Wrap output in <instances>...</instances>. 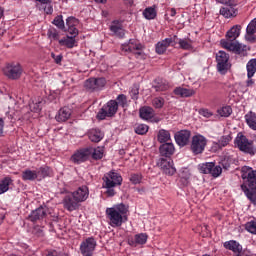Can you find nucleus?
Masks as SVG:
<instances>
[{
    "mask_svg": "<svg viewBox=\"0 0 256 256\" xmlns=\"http://www.w3.org/2000/svg\"><path fill=\"white\" fill-rule=\"evenodd\" d=\"M254 35L255 34H246L247 41H251V42L255 41V36Z\"/></svg>",
    "mask_w": 256,
    "mask_h": 256,
    "instance_id": "obj_63",
    "label": "nucleus"
},
{
    "mask_svg": "<svg viewBox=\"0 0 256 256\" xmlns=\"http://www.w3.org/2000/svg\"><path fill=\"white\" fill-rule=\"evenodd\" d=\"M74 199L79 201L80 203H85L86 199H89V187L83 185L80 186L77 190L71 192Z\"/></svg>",
    "mask_w": 256,
    "mask_h": 256,
    "instance_id": "obj_19",
    "label": "nucleus"
},
{
    "mask_svg": "<svg viewBox=\"0 0 256 256\" xmlns=\"http://www.w3.org/2000/svg\"><path fill=\"white\" fill-rule=\"evenodd\" d=\"M22 180L23 181H35L37 180V171L26 169L22 172Z\"/></svg>",
    "mask_w": 256,
    "mask_h": 256,
    "instance_id": "obj_39",
    "label": "nucleus"
},
{
    "mask_svg": "<svg viewBox=\"0 0 256 256\" xmlns=\"http://www.w3.org/2000/svg\"><path fill=\"white\" fill-rule=\"evenodd\" d=\"M88 149H91V155L92 159H94L95 161H99L100 159H103V155L105 153V150L101 147H97V148H91L89 147Z\"/></svg>",
    "mask_w": 256,
    "mask_h": 256,
    "instance_id": "obj_41",
    "label": "nucleus"
},
{
    "mask_svg": "<svg viewBox=\"0 0 256 256\" xmlns=\"http://www.w3.org/2000/svg\"><path fill=\"white\" fill-rule=\"evenodd\" d=\"M11 183H13V179H11V177H5L0 180V195L9 191V185H11Z\"/></svg>",
    "mask_w": 256,
    "mask_h": 256,
    "instance_id": "obj_40",
    "label": "nucleus"
},
{
    "mask_svg": "<svg viewBox=\"0 0 256 256\" xmlns=\"http://www.w3.org/2000/svg\"><path fill=\"white\" fill-rule=\"evenodd\" d=\"M52 23L58 27V29H65V21H63V15L56 16Z\"/></svg>",
    "mask_w": 256,
    "mask_h": 256,
    "instance_id": "obj_50",
    "label": "nucleus"
},
{
    "mask_svg": "<svg viewBox=\"0 0 256 256\" xmlns=\"http://www.w3.org/2000/svg\"><path fill=\"white\" fill-rule=\"evenodd\" d=\"M216 63L217 71L220 73V75H226L227 71L231 69V63H229V54L223 50L216 53Z\"/></svg>",
    "mask_w": 256,
    "mask_h": 256,
    "instance_id": "obj_7",
    "label": "nucleus"
},
{
    "mask_svg": "<svg viewBox=\"0 0 256 256\" xmlns=\"http://www.w3.org/2000/svg\"><path fill=\"white\" fill-rule=\"evenodd\" d=\"M59 45L67 47L68 49H73V47H77V40L71 36H67L66 38L59 40Z\"/></svg>",
    "mask_w": 256,
    "mask_h": 256,
    "instance_id": "obj_35",
    "label": "nucleus"
},
{
    "mask_svg": "<svg viewBox=\"0 0 256 256\" xmlns=\"http://www.w3.org/2000/svg\"><path fill=\"white\" fill-rule=\"evenodd\" d=\"M231 142V137L229 135L222 136L220 140L218 141V147H227L229 143Z\"/></svg>",
    "mask_w": 256,
    "mask_h": 256,
    "instance_id": "obj_55",
    "label": "nucleus"
},
{
    "mask_svg": "<svg viewBox=\"0 0 256 256\" xmlns=\"http://www.w3.org/2000/svg\"><path fill=\"white\" fill-rule=\"evenodd\" d=\"M199 113L202 115V117H205L206 119H210V117H213V112H211L209 109H200Z\"/></svg>",
    "mask_w": 256,
    "mask_h": 256,
    "instance_id": "obj_56",
    "label": "nucleus"
},
{
    "mask_svg": "<svg viewBox=\"0 0 256 256\" xmlns=\"http://www.w3.org/2000/svg\"><path fill=\"white\" fill-rule=\"evenodd\" d=\"M89 157H91V149L82 148L77 150L70 158L72 163L76 165H81V163H85V161H89Z\"/></svg>",
    "mask_w": 256,
    "mask_h": 256,
    "instance_id": "obj_15",
    "label": "nucleus"
},
{
    "mask_svg": "<svg viewBox=\"0 0 256 256\" xmlns=\"http://www.w3.org/2000/svg\"><path fill=\"white\" fill-rule=\"evenodd\" d=\"M246 70H247V78L251 79L254 77L256 73V59L252 58L251 60L248 61L246 64Z\"/></svg>",
    "mask_w": 256,
    "mask_h": 256,
    "instance_id": "obj_37",
    "label": "nucleus"
},
{
    "mask_svg": "<svg viewBox=\"0 0 256 256\" xmlns=\"http://www.w3.org/2000/svg\"><path fill=\"white\" fill-rule=\"evenodd\" d=\"M4 75L12 81H17L18 79H21V75H23V66L19 63L8 64L4 68Z\"/></svg>",
    "mask_w": 256,
    "mask_h": 256,
    "instance_id": "obj_11",
    "label": "nucleus"
},
{
    "mask_svg": "<svg viewBox=\"0 0 256 256\" xmlns=\"http://www.w3.org/2000/svg\"><path fill=\"white\" fill-rule=\"evenodd\" d=\"M224 247L228 249V251H233L237 256H241V253L243 252V246L235 240L224 242Z\"/></svg>",
    "mask_w": 256,
    "mask_h": 256,
    "instance_id": "obj_25",
    "label": "nucleus"
},
{
    "mask_svg": "<svg viewBox=\"0 0 256 256\" xmlns=\"http://www.w3.org/2000/svg\"><path fill=\"white\" fill-rule=\"evenodd\" d=\"M38 3H41L42 5H45L44 7V13L47 15H51L53 13V6L51 5V0H36Z\"/></svg>",
    "mask_w": 256,
    "mask_h": 256,
    "instance_id": "obj_44",
    "label": "nucleus"
},
{
    "mask_svg": "<svg viewBox=\"0 0 256 256\" xmlns=\"http://www.w3.org/2000/svg\"><path fill=\"white\" fill-rule=\"evenodd\" d=\"M129 93H130L131 99H133L134 101H137V99H139V85L134 84L131 87Z\"/></svg>",
    "mask_w": 256,
    "mask_h": 256,
    "instance_id": "obj_52",
    "label": "nucleus"
},
{
    "mask_svg": "<svg viewBox=\"0 0 256 256\" xmlns=\"http://www.w3.org/2000/svg\"><path fill=\"white\" fill-rule=\"evenodd\" d=\"M165 105V99L163 97H156L152 100V107L155 109H163Z\"/></svg>",
    "mask_w": 256,
    "mask_h": 256,
    "instance_id": "obj_46",
    "label": "nucleus"
},
{
    "mask_svg": "<svg viewBox=\"0 0 256 256\" xmlns=\"http://www.w3.org/2000/svg\"><path fill=\"white\" fill-rule=\"evenodd\" d=\"M3 127H5V122L3 121V118H0V137L3 136Z\"/></svg>",
    "mask_w": 256,
    "mask_h": 256,
    "instance_id": "obj_61",
    "label": "nucleus"
},
{
    "mask_svg": "<svg viewBox=\"0 0 256 256\" xmlns=\"http://www.w3.org/2000/svg\"><path fill=\"white\" fill-rule=\"evenodd\" d=\"M116 103L118 107L125 108L127 105V96L125 94H119L116 98Z\"/></svg>",
    "mask_w": 256,
    "mask_h": 256,
    "instance_id": "obj_53",
    "label": "nucleus"
},
{
    "mask_svg": "<svg viewBox=\"0 0 256 256\" xmlns=\"http://www.w3.org/2000/svg\"><path fill=\"white\" fill-rule=\"evenodd\" d=\"M189 139H191V131L189 130H180L175 134V141L179 147H185V145H188Z\"/></svg>",
    "mask_w": 256,
    "mask_h": 256,
    "instance_id": "obj_18",
    "label": "nucleus"
},
{
    "mask_svg": "<svg viewBox=\"0 0 256 256\" xmlns=\"http://www.w3.org/2000/svg\"><path fill=\"white\" fill-rule=\"evenodd\" d=\"M121 49L125 51V53H134L136 58L139 59V57H143V49H145V47L137 40L130 39L128 43L122 44Z\"/></svg>",
    "mask_w": 256,
    "mask_h": 256,
    "instance_id": "obj_9",
    "label": "nucleus"
},
{
    "mask_svg": "<svg viewBox=\"0 0 256 256\" xmlns=\"http://www.w3.org/2000/svg\"><path fill=\"white\" fill-rule=\"evenodd\" d=\"M117 111H119L117 100H109L97 114V117L103 121V119H107V117H115L117 115Z\"/></svg>",
    "mask_w": 256,
    "mask_h": 256,
    "instance_id": "obj_6",
    "label": "nucleus"
},
{
    "mask_svg": "<svg viewBox=\"0 0 256 256\" xmlns=\"http://www.w3.org/2000/svg\"><path fill=\"white\" fill-rule=\"evenodd\" d=\"M45 217H47V208L43 206L33 210L29 215V219L32 223H35V221H41V219H45Z\"/></svg>",
    "mask_w": 256,
    "mask_h": 256,
    "instance_id": "obj_22",
    "label": "nucleus"
},
{
    "mask_svg": "<svg viewBox=\"0 0 256 256\" xmlns=\"http://www.w3.org/2000/svg\"><path fill=\"white\" fill-rule=\"evenodd\" d=\"M177 35H174L172 38H166L160 42H158L155 46V51L158 55H163L165 51H167V48L172 45V47H175L177 45Z\"/></svg>",
    "mask_w": 256,
    "mask_h": 256,
    "instance_id": "obj_17",
    "label": "nucleus"
},
{
    "mask_svg": "<svg viewBox=\"0 0 256 256\" xmlns=\"http://www.w3.org/2000/svg\"><path fill=\"white\" fill-rule=\"evenodd\" d=\"M50 39H54V41H57L59 39V33L57 31H50L49 32Z\"/></svg>",
    "mask_w": 256,
    "mask_h": 256,
    "instance_id": "obj_59",
    "label": "nucleus"
},
{
    "mask_svg": "<svg viewBox=\"0 0 256 256\" xmlns=\"http://www.w3.org/2000/svg\"><path fill=\"white\" fill-rule=\"evenodd\" d=\"M32 235H34V237H45V230H43V226H34L32 229Z\"/></svg>",
    "mask_w": 256,
    "mask_h": 256,
    "instance_id": "obj_49",
    "label": "nucleus"
},
{
    "mask_svg": "<svg viewBox=\"0 0 256 256\" xmlns=\"http://www.w3.org/2000/svg\"><path fill=\"white\" fill-rule=\"evenodd\" d=\"M200 173L204 175H211L212 177H219L223 173V168L219 165H215V162H206L198 165Z\"/></svg>",
    "mask_w": 256,
    "mask_h": 256,
    "instance_id": "obj_10",
    "label": "nucleus"
},
{
    "mask_svg": "<svg viewBox=\"0 0 256 256\" xmlns=\"http://www.w3.org/2000/svg\"><path fill=\"white\" fill-rule=\"evenodd\" d=\"M157 139L159 143H167L171 141V133L168 130L161 129L158 131Z\"/></svg>",
    "mask_w": 256,
    "mask_h": 256,
    "instance_id": "obj_38",
    "label": "nucleus"
},
{
    "mask_svg": "<svg viewBox=\"0 0 256 256\" xmlns=\"http://www.w3.org/2000/svg\"><path fill=\"white\" fill-rule=\"evenodd\" d=\"M147 239H149L147 233L136 234L134 237L128 239V245L130 247H139V245H145Z\"/></svg>",
    "mask_w": 256,
    "mask_h": 256,
    "instance_id": "obj_21",
    "label": "nucleus"
},
{
    "mask_svg": "<svg viewBox=\"0 0 256 256\" xmlns=\"http://www.w3.org/2000/svg\"><path fill=\"white\" fill-rule=\"evenodd\" d=\"M39 105H41V103H36L33 105V111H35V113H39V111H41V106Z\"/></svg>",
    "mask_w": 256,
    "mask_h": 256,
    "instance_id": "obj_62",
    "label": "nucleus"
},
{
    "mask_svg": "<svg viewBox=\"0 0 256 256\" xmlns=\"http://www.w3.org/2000/svg\"><path fill=\"white\" fill-rule=\"evenodd\" d=\"M217 113L220 115V117H229V115L233 113V109L231 108V106H224L218 109Z\"/></svg>",
    "mask_w": 256,
    "mask_h": 256,
    "instance_id": "obj_47",
    "label": "nucleus"
},
{
    "mask_svg": "<svg viewBox=\"0 0 256 256\" xmlns=\"http://www.w3.org/2000/svg\"><path fill=\"white\" fill-rule=\"evenodd\" d=\"M142 180L143 175L141 174H131L129 178V181H131L133 185H139V183H141Z\"/></svg>",
    "mask_w": 256,
    "mask_h": 256,
    "instance_id": "obj_54",
    "label": "nucleus"
},
{
    "mask_svg": "<svg viewBox=\"0 0 256 256\" xmlns=\"http://www.w3.org/2000/svg\"><path fill=\"white\" fill-rule=\"evenodd\" d=\"M157 166L161 169L164 175L173 176L174 173H177V169L173 165V160L171 158H160L157 161Z\"/></svg>",
    "mask_w": 256,
    "mask_h": 256,
    "instance_id": "obj_13",
    "label": "nucleus"
},
{
    "mask_svg": "<svg viewBox=\"0 0 256 256\" xmlns=\"http://www.w3.org/2000/svg\"><path fill=\"white\" fill-rule=\"evenodd\" d=\"M170 87H171V85H169V82L163 78H157L154 81V85H153V88L158 93H161L163 91H169Z\"/></svg>",
    "mask_w": 256,
    "mask_h": 256,
    "instance_id": "obj_28",
    "label": "nucleus"
},
{
    "mask_svg": "<svg viewBox=\"0 0 256 256\" xmlns=\"http://www.w3.org/2000/svg\"><path fill=\"white\" fill-rule=\"evenodd\" d=\"M190 179L191 174L189 173V171H182L180 173V185H182V187H187L189 183H191Z\"/></svg>",
    "mask_w": 256,
    "mask_h": 256,
    "instance_id": "obj_43",
    "label": "nucleus"
},
{
    "mask_svg": "<svg viewBox=\"0 0 256 256\" xmlns=\"http://www.w3.org/2000/svg\"><path fill=\"white\" fill-rule=\"evenodd\" d=\"M244 119L250 129L253 131H256V114L253 111L248 112L245 116Z\"/></svg>",
    "mask_w": 256,
    "mask_h": 256,
    "instance_id": "obj_34",
    "label": "nucleus"
},
{
    "mask_svg": "<svg viewBox=\"0 0 256 256\" xmlns=\"http://www.w3.org/2000/svg\"><path fill=\"white\" fill-rule=\"evenodd\" d=\"M247 35H255L256 34V18H254L246 28Z\"/></svg>",
    "mask_w": 256,
    "mask_h": 256,
    "instance_id": "obj_51",
    "label": "nucleus"
},
{
    "mask_svg": "<svg viewBox=\"0 0 256 256\" xmlns=\"http://www.w3.org/2000/svg\"><path fill=\"white\" fill-rule=\"evenodd\" d=\"M245 229L248 231V233H251L252 235H256V220H251L245 224Z\"/></svg>",
    "mask_w": 256,
    "mask_h": 256,
    "instance_id": "obj_48",
    "label": "nucleus"
},
{
    "mask_svg": "<svg viewBox=\"0 0 256 256\" xmlns=\"http://www.w3.org/2000/svg\"><path fill=\"white\" fill-rule=\"evenodd\" d=\"M52 59H54L55 63L59 65L63 61V55H55V53H51Z\"/></svg>",
    "mask_w": 256,
    "mask_h": 256,
    "instance_id": "obj_57",
    "label": "nucleus"
},
{
    "mask_svg": "<svg viewBox=\"0 0 256 256\" xmlns=\"http://www.w3.org/2000/svg\"><path fill=\"white\" fill-rule=\"evenodd\" d=\"M139 115L144 121H151L155 117V110L150 106H143L139 109Z\"/></svg>",
    "mask_w": 256,
    "mask_h": 256,
    "instance_id": "obj_27",
    "label": "nucleus"
},
{
    "mask_svg": "<svg viewBox=\"0 0 256 256\" xmlns=\"http://www.w3.org/2000/svg\"><path fill=\"white\" fill-rule=\"evenodd\" d=\"M253 85H255V80H253V77L248 78V80L246 81V87H253Z\"/></svg>",
    "mask_w": 256,
    "mask_h": 256,
    "instance_id": "obj_60",
    "label": "nucleus"
},
{
    "mask_svg": "<svg viewBox=\"0 0 256 256\" xmlns=\"http://www.w3.org/2000/svg\"><path fill=\"white\" fill-rule=\"evenodd\" d=\"M95 247H97V241L93 237L86 238L80 244V251L83 256H93V251H95Z\"/></svg>",
    "mask_w": 256,
    "mask_h": 256,
    "instance_id": "obj_14",
    "label": "nucleus"
},
{
    "mask_svg": "<svg viewBox=\"0 0 256 256\" xmlns=\"http://www.w3.org/2000/svg\"><path fill=\"white\" fill-rule=\"evenodd\" d=\"M88 137L92 143H99L105 137V133L99 128H94L88 132Z\"/></svg>",
    "mask_w": 256,
    "mask_h": 256,
    "instance_id": "obj_30",
    "label": "nucleus"
},
{
    "mask_svg": "<svg viewBox=\"0 0 256 256\" xmlns=\"http://www.w3.org/2000/svg\"><path fill=\"white\" fill-rule=\"evenodd\" d=\"M142 15L147 19V21H151L157 17V10L155 7H148L143 11Z\"/></svg>",
    "mask_w": 256,
    "mask_h": 256,
    "instance_id": "obj_42",
    "label": "nucleus"
},
{
    "mask_svg": "<svg viewBox=\"0 0 256 256\" xmlns=\"http://www.w3.org/2000/svg\"><path fill=\"white\" fill-rule=\"evenodd\" d=\"M225 7L220 9V15L224 16L225 19H231V17H237V5L224 4Z\"/></svg>",
    "mask_w": 256,
    "mask_h": 256,
    "instance_id": "obj_23",
    "label": "nucleus"
},
{
    "mask_svg": "<svg viewBox=\"0 0 256 256\" xmlns=\"http://www.w3.org/2000/svg\"><path fill=\"white\" fill-rule=\"evenodd\" d=\"M105 85H107V80L104 77H92L84 82V89L88 91V93H97L103 91Z\"/></svg>",
    "mask_w": 256,
    "mask_h": 256,
    "instance_id": "obj_5",
    "label": "nucleus"
},
{
    "mask_svg": "<svg viewBox=\"0 0 256 256\" xmlns=\"http://www.w3.org/2000/svg\"><path fill=\"white\" fill-rule=\"evenodd\" d=\"M66 25L68 27V33L71 35L70 37H77L79 35V30L75 27L77 25V19L75 17H68L66 19Z\"/></svg>",
    "mask_w": 256,
    "mask_h": 256,
    "instance_id": "obj_26",
    "label": "nucleus"
},
{
    "mask_svg": "<svg viewBox=\"0 0 256 256\" xmlns=\"http://www.w3.org/2000/svg\"><path fill=\"white\" fill-rule=\"evenodd\" d=\"M71 117V110L69 107H63L58 111V114L56 115V121L59 123H63L67 121Z\"/></svg>",
    "mask_w": 256,
    "mask_h": 256,
    "instance_id": "obj_31",
    "label": "nucleus"
},
{
    "mask_svg": "<svg viewBox=\"0 0 256 256\" xmlns=\"http://www.w3.org/2000/svg\"><path fill=\"white\" fill-rule=\"evenodd\" d=\"M51 168L49 166H41L36 170L37 181H43L47 177H51Z\"/></svg>",
    "mask_w": 256,
    "mask_h": 256,
    "instance_id": "obj_32",
    "label": "nucleus"
},
{
    "mask_svg": "<svg viewBox=\"0 0 256 256\" xmlns=\"http://www.w3.org/2000/svg\"><path fill=\"white\" fill-rule=\"evenodd\" d=\"M134 131L137 135H147L149 126L146 124H138L135 126Z\"/></svg>",
    "mask_w": 256,
    "mask_h": 256,
    "instance_id": "obj_45",
    "label": "nucleus"
},
{
    "mask_svg": "<svg viewBox=\"0 0 256 256\" xmlns=\"http://www.w3.org/2000/svg\"><path fill=\"white\" fill-rule=\"evenodd\" d=\"M173 93H174V95H177L178 97L188 98V97H193V95H195L196 92L193 89L183 88V87L179 86L173 90Z\"/></svg>",
    "mask_w": 256,
    "mask_h": 256,
    "instance_id": "obj_29",
    "label": "nucleus"
},
{
    "mask_svg": "<svg viewBox=\"0 0 256 256\" xmlns=\"http://www.w3.org/2000/svg\"><path fill=\"white\" fill-rule=\"evenodd\" d=\"M102 180L103 189H107V197H115V187L123 183V177L121 176V174L114 171H110L109 173L103 176Z\"/></svg>",
    "mask_w": 256,
    "mask_h": 256,
    "instance_id": "obj_3",
    "label": "nucleus"
},
{
    "mask_svg": "<svg viewBox=\"0 0 256 256\" xmlns=\"http://www.w3.org/2000/svg\"><path fill=\"white\" fill-rule=\"evenodd\" d=\"M161 157H166V159H171V155L175 153V146L173 143H164L159 147Z\"/></svg>",
    "mask_w": 256,
    "mask_h": 256,
    "instance_id": "obj_24",
    "label": "nucleus"
},
{
    "mask_svg": "<svg viewBox=\"0 0 256 256\" xmlns=\"http://www.w3.org/2000/svg\"><path fill=\"white\" fill-rule=\"evenodd\" d=\"M235 147L239 148L242 153H248V155H255L256 148L253 146V140L247 139V136L239 133L234 140Z\"/></svg>",
    "mask_w": 256,
    "mask_h": 256,
    "instance_id": "obj_4",
    "label": "nucleus"
},
{
    "mask_svg": "<svg viewBox=\"0 0 256 256\" xmlns=\"http://www.w3.org/2000/svg\"><path fill=\"white\" fill-rule=\"evenodd\" d=\"M175 15H177V10H175V8H172L170 10V17H175Z\"/></svg>",
    "mask_w": 256,
    "mask_h": 256,
    "instance_id": "obj_64",
    "label": "nucleus"
},
{
    "mask_svg": "<svg viewBox=\"0 0 256 256\" xmlns=\"http://www.w3.org/2000/svg\"><path fill=\"white\" fill-rule=\"evenodd\" d=\"M110 31L116 37H119L120 39H123L125 37V30L123 29V27H121V24H119V23H117L115 21L110 26Z\"/></svg>",
    "mask_w": 256,
    "mask_h": 256,
    "instance_id": "obj_33",
    "label": "nucleus"
},
{
    "mask_svg": "<svg viewBox=\"0 0 256 256\" xmlns=\"http://www.w3.org/2000/svg\"><path fill=\"white\" fill-rule=\"evenodd\" d=\"M129 208L123 204L114 205L111 208L106 209V217L108 219L109 225L112 227H121L123 223H127V213Z\"/></svg>",
    "mask_w": 256,
    "mask_h": 256,
    "instance_id": "obj_2",
    "label": "nucleus"
},
{
    "mask_svg": "<svg viewBox=\"0 0 256 256\" xmlns=\"http://www.w3.org/2000/svg\"><path fill=\"white\" fill-rule=\"evenodd\" d=\"M62 203L64 209L70 212L77 211L81 207V202L71 192L63 198Z\"/></svg>",
    "mask_w": 256,
    "mask_h": 256,
    "instance_id": "obj_16",
    "label": "nucleus"
},
{
    "mask_svg": "<svg viewBox=\"0 0 256 256\" xmlns=\"http://www.w3.org/2000/svg\"><path fill=\"white\" fill-rule=\"evenodd\" d=\"M220 45L223 49H227V51H232L236 53V55H242L245 57L247 55V45H243L239 42H227L225 40L220 41Z\"/></svg>",
    "mask_w": 256,
    "mask_h": 256,
    "instance_id": "obj_12",
    "label": "nucleus"
},
{
    "mask_svg": "<svg viewBox=\"0 0 256 256\" xmlns=\"http://www.w3.org/2000/svg\"><path fill=\"white\" fill-rule=\"evenodd\" d=\"M176 40H178V45L180 49H183L184 51H191V49H193V40L189 38H177Z\"/></svg>",
    "mask_w": 256,
    "mask_h": 256,
    "instance_id": "obj_36",
    "label": "nucleus"
},
{
    "mask_svg": "<svg viewBox=\"0 0 256 256\" xmlns=\"http://www.w3.org/2000/svg\"><path fill=\"white\" fill-rule=\"evenodd\" d=\"M241 178L244 181L241 185L242 191L247 199H249L253 205H256V170H253V168L249 166L242 167Z\"/></svg>",
    "mask_w": 256,
    "mask_h": 256,
    "instance_id": "obj_1",
    "label": "nucleus"
},
{
    "mask_svg": "<svg viewBox=\"0 0 256 256\" xmlns=\"http://www.w3.org/2000/svg\"><path fill=\"white\" fill-rule=\"evenodd\" d=\"M205 147H207V138L205 136L197 134L192 137L190 151L194 155H201L205 151Z\"/></svg>",
    "mask_w": 256,
    "mask_h": 256,
    "instance_id": "obj_8",
    "label": "nucleus"
},
{
    "mask_svg": "<svg viewBox=\"0 0 256 256\" xmlns=\"http://www.w3.org/2000/svg\"><path fill=\"white\" fill-rule=\"evenodd\" d=\"M241 35V25H234L226 33V39L221 41H227L228 43H235L237 38Z\"/></svg>",
    "mask_w": 256,
    "mask_h": 256,
    "instance_id": "obj_20",
    "label": "nucleus"
},
{
    "mask_svg": "<svg viewBox=\"0 0 256 256\" xmlns=\"http://www.w3.org/2000/svg\"><path fill=\"white\" fill-rule=\"evenodd\" d=\"M217 3H221L222 5H237V0H216Z\"/></svg>",
    "mask_w": 256,
    "mask_h": 256,
    "instance_id": "obj_58",
    "label": "nucleus"
}]
</instances>
